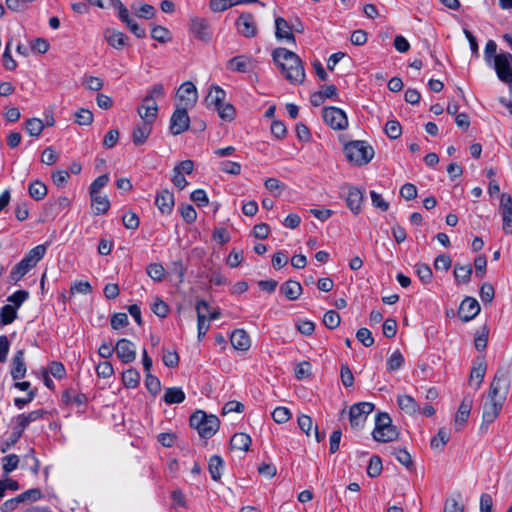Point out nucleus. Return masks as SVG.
I'll return each mask as SVG.
<instances>
[{"label": "nucleus", "instance_id": "774afa93", "mask_svg": "<svg viewBox=\"0 0 512 512\" xmlns=\"http://www.w3.org/2000/svg\"><path fill=\"white\" fill-rule=\"evenodd\" d=\"M46 250V245L40 244L32 248L25 256L37 264L44 257Z\"/></svg>", "mask_w": 512, "mask_h": 512}, {"label": "nucleus", "instance_id": "58836bf2", "mask_svg": "<svg viewBox=\"0 0 512 512\" xmlns=\"http://www.w3.org/2000/svg\"><path fill=\"white\" fill-rule=\"evenodd\" d=\"M45 128L44 122L39 118H30L25 122V129L32 137H38Z\"/></svg>", "mask_w": 512, "mask_h": 512}, {"label": "nucleus", "instance_id": "ddd939ff", "mask_svg": "<svg viewBox=\"0 0 512 512\" xmlns=\"http://www.w3.org/2000/svg\"><path fill=\"white\" fill-rule=\"evenodd\" d=\"M479 312L480 305L478 301L473 297H466L460 304L458 316L462 321L468 322L474 319Z\"/></svg>", "mask_w": 512, "mask_h": 512}, {"label": "nucleus", "instance_id": "49530a36", "mask_svg": "<svg viewBox=\"0 0 512 512\" xmlns=\"http://www.w3.org/2000/svg\"><path fill=\"white\" fill-rule=\"evenodd\" d=\"M396 459L404 465L406 468H411L413 466V460L411 455L408 453L406 449L402 448H392L391 452Z\"/></svg>", "mask_w": 512, "mask_h": 512}, {"label": "nucleus", "instance_id": "423d86ee", "mask_svg": "<svg viewBox=\"0 0 512 512\" xmlns=\"http://www.w3.org/2000/svg\"><path fill=\"white\" fill-rule=\"evenodd\" d=\"M510 387V381L507 372L499 368L494 375L488 391V400L505 401Z\"/></svg>", "mask_w": 512, "mask_h": 512}, {"label": "nucleus", "instance_id": "bf43d9fd", "mask_svg": "<svg viewBox=\"0 0 512 512\" xmlns=\"http://www.w3.org/2000/svg\"><path fill=\"white\" fill-rule=\"evenodd\" d=\"M357 340L362 343L365 347H371L374 344V338L372 333L367 328H360L356 332Z\"/></svg>", "mask_w": 512, "mask_h": 512}, {"label": "nucleus", "instance_id": "338daca9", "mask_svg": "<svg viewBox=\"0 0 512 512\" xmlns=\"http://www.w3.org/2000/svg\"><path fill=\"white\" fill-rule=\"evenodd\" d=\"M123 225L127 229L136 230L139 227V217L134 212H127L122 217Z\"/></svg>", "mask_w": 512, "mask_h": 512}, {"label": "nucleus", "instance_id": "9d476101", "mask_svg": "<svg viewBox=\"0 0 512 512\" xmlns=\"http://www.w3.org/2000/svg\"><path fill=\"white\" fill-rule=\"evenodd\" d=\"M190 118L187 108H177L170 118V132L173 135H179L189 129Z\"/></svg>", "mask_w": 512, "mask_h": 512}, {"label": "nucleus", "instance_id": "6e6d98bb", "mask_svg": "<svg viewBox=\"0 0 512 512\" xmlns=\"http://www.w3.org/2000/svg\"><path fill=\"white\" fill-rule=\"evenodd\" d=\"M488 335H489V328L486 325L482 326L479 331V334L475 337V340H474L475 348L478 351H483L486 349Z\"/></svg>", "mask_w": 512, "mask_h": 512}, {"label": "nucleus", "instance_id": "c03bdc74", "mask_svg": "<svg viewBox=\"0 0 512 512\" xmlns=\"http://www.w3.org/2000/svg\"><path fill=\"white\" fill-rule=\"evenodd\" d=\"M416 274L419 277L420 281L424 284H429L432 281L433 273L431 268L424 263H418L415 266Z\"/></svg>", "mask_w": 512, "mask_h": 512}, {"label": "nucleus", "instance_id": "f704fd0d", "mask_svg": "<svg viewBox=\"0 0 512 512\" xmlns=\"http://www.w3.org/2000/svg\"><path fill=\"white\" fill-rule=\"evenodd\" d=\"M92 207L97 215L105 214L110 208V202L106 196L90 194Z\"/></svg>", "mask_w": 512, "mask_h": 512}, {"label": "nucleus", "instance_id": "aec40b11", "mask_svg": "<svg viewBox=\"0 0 512 512\" xmlns=\"http://www.w3.org/2000/svg\"><path fill=\"white\" fill-rule=\"evenodd\" d=\"M174 203V195L167 189L156 195L155 204L162 214H170Z\"/></svg>", "mask_w": 512, "mask_h": 512}, {"label": "nucleus", "instance_id": "e2e57ef3", "mask_svg": "<svg viewBox=\"0 0 512 512\" xmlns=\"http://www.w3.org/2000/svg\"><path fill=\"white\" fill-rule=\"evenodd\" d=\"M19 464V457L16 454H9L3 458V471L9 474L14 471Z\"/></svg>", "mask_w": 512, "mask_h": 512}, {"label": "nucleus", "instance_id": "7ed1b4c3", "mask_svg": "<svg viewBox=\"0 0 512 512\" xmlns=\"http://www.w3.org/2000/svg\"><path fill=\"white\" fill-rule=\"evenodd\" d=\"M372 437L376 442H391L399 437L398 428L392 424V419L386 412H378L375 416V427Z\"/></svg>", "mask_w": 512, "mask_h": 512}, {"label": "nucleus", "instance_id": "a211bd4d", "mask_svg": "<svg viewBox=\"0 0 512 512\" xmlns=\"http://www.w3.org/2000/svg\"><path fill=\"white\" fill-rule=\"evenodd\" d=\"M473 405V399L469 396H465L458 408L455 415V426L457 430H460L462 426L467 422Z\"/></svg>", "mask_w": 512, "mask_h": 512}, {"label": "nucleus", "instance_id": "0e129e2a", "mask_svg": "<svg viewBox=\"0 0 512 512\" xmlns=\"http://www.w3.org/2000/svg\"><path fill=\"white\" fill-rule=\"evenodd\" d=\"M165 94V89L163 84L157 83L152 86V88L148 91L147 95L144 97V102H152L155 101V98H161Z\"/></svg>", "mask_w": 512, "mask_h": 512}, {"label": "nucleus", "instance_id": "473e14b6", "mask_svg": "<svg viewBox=\"0 0 512 512\" xmlns=\"http://www.w3.org/2000/svg\"><path fill=\"white\" fill-rule=\"evenodd\" d=\"M251 437L246 433H235L230 440L232 449L248 451L251 445Z\"/></svg>", "mask_w": 512, "mask_h": 512}, {"label": "nucleus", "instance_id": "1a4fd4ad", "mask_svg": "<svg viewBox=\"0 0 512 512\" xmlns=\"http://www.w3.org/2000/svg\"><path fill=\"white\" fill-rule=\"evenodd\" d=\"M324 122L334 130H344L348 127L346 113L337 107H325L322 111Z\"/></svg>", "mask_w": 512, "mask_h": 512}, {"label": "nucleus", "instance_id": "c756f323", "mask_svg": "<svg viewBox=\"0 0 512 512\" xmlns=\"http://www.w3.org/2000/svg\"><path fill=\"white\" fill-rule=\"evenodd\" d=\"M280 292L288 300L294 301L302 294V286L298 281L288 280L281 285Z\"/></svg>", "mask_w": 512, "mask_h": 512}, {"label": "nucleus", "instance_id": "13d9d810", "mask_svg": "<svg viewBox=\"0 0 512 512\" xmlns=\"http://www.w3.org/2000/svg\"><path fill=\"white\" fill-rule=\"evenodd\" d=\"M75 122L79 125H90L93 122V113L81 108L75 113Z\"/></svg>", "mask_w": 512, "mask_h": 512}, {"label": "nucleus", "instance_id": "79ce46f5", "mask_svg": "<svg viewBox=\"0 0 512 512\" xmlns=\"http://www.w3.org/2000/svg\"><path fill=\"white\" fill-rule=\"evenodd\" d=\"M404 364V357L400 350L394 351L390 357L387 359V371H397L399 370Z\"/></svg>", "mask_w": 512, "mask_h": 512}, {"label": "nucleus", "instance_id": "39448f33", "mask_svg": "<svg viewBox=\"0 0 512 512\" xmlns=\"http://www.w3.org/2000/svg\"><path fill=\"white\" fill-rule=\"evenodd\" d=\"M45 411L42 409L31 411L27 414H20L15 418V424L12 429V433L10 435L9 440L7 441V446L11 447L16 444L18 440L21 438L24 430L28 427V425L44 415Z\"/></svg>", "mask_w": 512, "mask_h": 512}, {"label": "nucleus", "instance_id": "8fccbe9b", "mask_svg": "<svg viewBox=\"0 0 512 512\" xmlns=\"http://www.w3.org/2000/svg\"><path fill=\"white\" fill-rule=\"evenodd\" d=\"M264 186L274 197L280 196L281 192L285 189V185L277 178L266 179Z\"/></svg>", "mask_w": 512, "mask_h": 512}, {"label": "nucleus", "instance_id": "72a5a7b5", "mask_svg": "<svg viewBox=\"0 0 512 512\" xmlns=\"http://www.w3.org/2000/svg\"><path fill=\"white\" fill-rule=\"evenodd\" d=\"M224 467L223 459L219 455H213L209 459L208 470L214 481H219Z\"/></svg>", "mask_w": 512, "mask_h": 512}, {"label": "nucleus", "instance_id": "864d4df0", "mask_svg": "<svg viewBox=\"0 0 512 512\" xmlns=\"http://www.w3.org/2000/svg\"><path fill=\"white\" fill-rule=\"evenodd\" d=\"M216 110L219 114V117L224 121L230 122L235 118L236 111L234 106L230 103H224L221 106H219Z\"/></svg>", "mask_w": 512, "mask_h": 512}, {"label": "nucleus", "instance_id": "ea45409f", "mask_svg": "<svg viewBox=\"0 0 512 512\" xmlns=\"http://www.w3.org/2000/svg\"><path fill=\"white\" fill-rule=\"evenodd\" d=\"M449 439V431L446 428H440L437 434L430 441L431 448L442 450L449 441Z\"/></svg>", "mask_w": 512, "mask_h": 512}, {"label": "nucleus", "instance_id": "09e8293b", "mask_svg": "<svg viewBox=\"0 0 512 512\" xmlns=\"http://www.w3.org/2000/svg\"><path fill=\"white\" fill-rule=\"evenodd\" d=\"M145 386L153 396H156L161 390L159 378L152 375L150 372L146 373Z\"/></svg>", "mask_w": 512, "mask_h": 512}, {"label": "nucleus", "instance_id": "4468645a", "mask_svg": "<svg viewBox=\"0 0 512 512\" xmlns=\"http://www.w3.org/2000/svg\"><path fill=\"white\" fill-rule=\"evenodd\" d=\"M115 352L123 363H131L136 358L135 346L126 338L118 340L115 346Z\"/></svg>", "mask_w": 512, "mask_h": 512}, {"label": "nucleus", "instance_id": "a18cd8bd", "mask_svg": "<svg viewBox=\"0 0 512 512\" xmlns=\"http://www.w3.org/2000/svg\"><path fill=\"white\" fill-rule=\"evenodd\" d=\"M146 272L154 281L161 282L165 275L164 267L159 263H151L147 266Z\"/></svg>", "mask_w": 512, "mask_h": 512}, {"label": "nucleus", "instance_id": "5fc2aeb1", "mask_svg": "<svg viewBox=\"0 0 512 512\" xmlns=\"http://www.w3.org/2000/svg\"><path fill=\"white\" fill-rule=\"evenodd\" d=\"M163 355H162V361L165 366L169 368H174L179 363V355L175 350H169L166 348L162 349Z\"/></svg>", "mask_w": 512, "mask_h": 512}, {"label": "nucleus", "instance_id": "f03ea898", "mask_svg": "<svg viewBox=\"0 0 512 512\" xmlns=\"http://www.w3.org/2000/svg\"><path fill=\"white\" fill-rule=\"evenodd\" d=\"M190 427L196 429L199 436L204 439L211 438L219 429L220 421L217 416L207 414L202 410L195 411L190 416Z\"/></svg>", "mask_w": 512, "mask_h": 512}, {"label": "nucleus", "instance_id": "c9c22d12", "mask_svg": "<svg viewBox=\"0 0 512 512\" xmlns=\"http://www.w3.org/2000/svg\"><path fill=\"white\" fill-rule=\"evenodd\" d=\"M473 273L471 264L461 265L459 263L455 264L454 267V277L458 283L467 284L470 281L471 275Z\"/></svg>", "mask_w": 512, "mask_h": 512}, {"label": "nucleus", "instance_id": "6ab92c4d", "mask_svg": "<svg viewBox=\"0 0 512 512\" xmlns=\"http://www.w3.org/2000/svg\"><path fill=\"white\" fill-rule=\"evenodd\" d=\"M27 368L24 361V350H18L12 358L11 376L17 381L25 377Z\"/></svg>", "mask_w": 512, "mask_h": 512}, {"label": "nucleus", "instance_id": "f3484780", "mask_svg": "<svg viewBox=\"0 0 512 512\" xmlns=\"http://www.w3.org/2000/svg\"><path fill=\"white\" fill-rule=\"evenodd\" d=\"M363 199V192L359 188L354 186L348 187L346 205L353 214L357 215L360 213Z\"/></svg>", "mask_w": 512, "mask_h": 512}, {"label": "nucleus", "instance_id": "a19ab883", "mask_svg": "<svg viewBox=\"0 0 512 512\" xmlns=\"http://www.w3.org/2000/svg\"><path fill=\"white\" fill-rule=\"evenodd\" d=\"M17 317L16 308L12 305H4L0 310V323L2 325L11 324Z\"/></svg>", "mask_w": 512, "mask_h": 512}, {"label": "nucleus", "instance_id": "3c124183", "mask_svg": "<svg viewBox=\"0 0 512 512\" xmlns=\"http://www.w3.org/2000/svg\"><path fill=\"white\" fill-rule=\"evenodd\" d=\"M151 37L160 43H167L171 40L170 31L163 26L153 27L151 31Z\"/></svg>", "mask_w": 512, "mask_h": 512}, {"label": "nucleus", "instance_id": "bb28decb", "mask_svg": "<svg viewBox=\"0 0 512 512\" xmlns=\"http://www.w3.org/2000/svg\"><path fill=\"white\" fill-rule=\"evenodd\" d=\"M152 126L153 124H150L149 122H142L134 128L132 132V141L134 145L139 146L146 142L152 132Z\"/></svg>", "mask_w": 512, "mask_h": 512}, {"label": "nucleus", "instance_id": "f8f14e48", "mask_svg": "<svg viewBox=\"0 0 512 512\" xmlns=\"http://www.w3.org/2000/svg\"><path fill=\"white\" fill-rule=\"evenodd\" d=\"M235 25L238 33L246 38H252L257 35V25L251 13H242L237 18Z\"/></svg>", "mask_w": 512, "mask_h": 512}, {"label": "nucleus", "instance_id": "c85d7f7f", "mask_svg": "<svg viewBox=\"0 0 512 512\" xmlns=\"http://www.w3.org/2000/svg\"><path fill=\"white\" fill-rule=\"evenodd\" d=\"M225 97V91L218 85H213L205 99L207 107H214V109L216 110L219 106L224 104Z\"/></svg>", "mask_w": 512, "mask_h": 512}, {"label": "nucleus", "instance_id": "f257e3e1", "mask_svg": "<svg viewBox=\"0 0 512 512\" xmlns=\"http://www.w3.org/2000/svg\"><path fill=\"white\" fill-rule=\"evenodd\" d=\"M272 57L285 79L292 84H301L305 79V70L300 57L283 47L273 50Z\"/></svg>", "mask_w": 512, "mask_h": 512}, {"label": "nucleus", "instance_id": "69168bd1", "mask_svg": "<svg viewBox=\"0 0 512 512\" xmlns=\"http://www.w3.org/2000/svg\"><path fill=\"white\" fill-rule=\"evenodd\" d=\"M111 327L114 330H118L129 324L128 316L126 313H114L110 320Z\"/></svg>", "mask_w": 512, "mask_h": 512}, {"label": "nucleus", "instance_id": "cd10ccee", "mask_svg": "<svg viewBox=\"0 0 512 512\" xmlns=\"http://www.w3.org/2000/svg\"><path fill=\"white\" fill-rule=\"evenodd\" d=\"M104 38L107 43L115 49H122L127 44V36L120 31L113 29H106L104 32Z\"/></svg>", "mask_w": 512, "mask_h": 512}, {"label": "nucleus", "instance_id": "680f3d73", "mask_svg": "<svg viewBox=\"0 0 512 512\" xmlns=\"http://www.w3.org/2000/svg\"><path fill=\"white\" fill-rule=\"evenodd\" d=\"M182 218L188 224L193 223L197 218V212L191 204H183L180 207Z\"/></svg>", "mask_w": 512, "mask_h": 512}, {"label": "nucleus", "instance_id": "4c0bfd02", "mask_svg": "<svg viewBox=\"0 0 512 512\" xmlns=\"http://www.w3.org/2000/svg\"><path fill=\"white\" fill-rule=\"evenodd\" d=\"M122 382L126 388L134 389L140 383V373L134 369H127L122 373Z\"/></svg>", "mask_w": 512, "mask_h": 512}, {"label": "nucleus", "instance_id": "603ef678", "mask_svg": "<svg viewBox=\"0 0 512 512\" xmlns=\"http://www.w3.org/2000/svg\"><path fill=\"white\" fill-rule=\"evenodd\" d=\"M385 133L390 139H398L402 134V127L396 120H390L385 125Z\"/></svg>", "mask_w": 512, "mask_h": 512}, {"label": "nucleus", "instance_id": "6e6552de", "mask_svg": "<svg viewBox=\"0 0 512 512\" xmlns=\"http://www.w3.org/2000/svg\"><path fill=\"white\" fill-rule=\"evenodd\" d=\"M494 69L497 77L504 83H512V54L503 52L495 55Z\"/></svg>", "mask_w": 512, "mask_h": 512}, {"label": "nucleus", "instance_id": "5701e85b", "mask_svg": "<svg viewBox=\"0 0 512 512\" xmlns=\"http://www.w3.org/2000/svg\"><path fill=\"white\" fill-rule=\"evenodd\" d=\"M177 96L185 101L186 106H192L197 101V89L192 82L187 81L180 86Z\"/></svg>", "mask_w": 512, "mask_h": 512}, {"label": "nucleus", "instance_id": "dca6fc26", "mask_svg": "<svg viewBox=\"0 0 512 512\" xmlns=\"http://www.w3.org/2000/svg\"><path fill=\"white\" fill-rule=\"evenodd\" d=\"M254 61L247 55H238L230 60L226 64V68L232 72L246 73L254 68Z\"/></svg>", "mask_w": 512, "mask_h": 512}, {"label": "nucleus", "instance_id": "9b49d317", "mask_svg": "<svg viewBox=\"0 0 512 512\" xmlns=\"http://www.w3.org/2000/svg\"><path fill=\"white\" fill-rule=\"evenodd\" d=\"M504 401L500 400H487L483 405V415H482V424L480 426L481 430H487L488 425L496 420L498 417Z\"/></svg>", "mask_w": 512, "mask_h": 512}, {"label": "nucleus", "instance_id": "412c9836", "mask_svg": "<svg viewBox=\"0 0 512 512\" xmlns=\"http://www.w3.org/2000/svg\"><path fill=\"white\" fill-rule=\"evenodd\" d=\"M486 370L487 364L485 358L483 356L477 357L476 362L470 373L469 384L473 385V382L476 381V389H478L483 382Z\"/></svg>", "mask_w": 512, "mask_h": 512}, {"label": "nucleus", "instance_id": "20e7f679", "mask_svg": "<svg viewBox=\"0 0 512 512\" xmlns=\"http://www.w3.org/2000/svg\"><path fill=\"white\" fill-rule=\"evenodd\" d=\"M347 160L355 165L368 164L374 157V149L366 141L355 140L344 146Z\"/></svg>", "mask_w": 512, "mask_h": 512}, {"label": "nucleus", "instance_id": "052dcab7", "mask_svg": "<svg viewBox=\"0 0 512 512\" xmlns=\"http://www.w3.org/2000/svg\"><path fill=\"white\" fill-rule=\"evenodd\" d=\"M219 169L222 172H225V173L231 174V175H239L241 173V165L237 162L228 161V160L220 162Z\"/></svg>", "mask_w": 512, "mask_h": 512}, {"label": "nucleus", "instance_id": "2eb2a0df", "mask_svg": "<svg viewBox=\"0 0 512 512\" xmlns=\"http://www.w3.org/2000/svg\"><path fill=\"white\" fill-rule=\"evenodd\" d=\"M190 31L199 40L208 42L211 38L208 21L201 17H193L190 20Z\"/></svg>", "mask_w": 512, "mask_h": 512}, {"label": "nucleus", "instance_id": "e433bc0d", "mask_svg": "<svg viewBox=\"0 0 512 512\" xmlns=\"http://www.w3.org/2000/svg\"><path fill=\"white\" fill-rule=\"evenodd\" d=\"M47 191L48 190L46 185L40 180H35L28 186V193L30 197L36 201L44 199V197L47 195Z\"/></svg>", "mask_w": 512, "mask_h": 512}, {"label": "nucleus", "instance_id": "2f4dec72", "mask_svg": "<svg viewBox=\"0 0 512 512\" xmlns=\"http://www.w3.org/2000/svg\"><path fill=\"white\" fill-rule=\"evenodd\" d=\"M185 400V393L180 387H170L165 390L163 401L168 404H180Z\"/></svg>", "mask_w": 512, "mask_h": 512}, {"label": "nucleus", "instance_id": "b1692460", "mask_svg": "<svg viewBox=\"0 0 512 512\" xmlns=\"http://www.w3.org/2000/svg\"><path fill=\"white\" fill-rule=\"evenodd\" d=\"M137 112L143 122H149L153 124L157 118L158 113V105L156 101L152 102H142V104L137 108Z\"/></svg>", "mask_w": 512, "mask_h": 512}, {"label": "nucleus", "instance_id": "4be33fe9", "mask_svg": "<svg viewBox=\"0 0 512 512\" xmlns=\"http://www.w3.org/2000/svg\"><path fill=\"white\" fill-rule=\"evenodd\" d=\"M275 36L278 40L286 39L291 43H295L292 27L283 17H277L275 19Z\"/></svg>", "mask_w": 512, "mask_h": 512}, {"label": "nucleus", "instance_id": "4d7b16f0", "mask_svg": "<svg viewBox=\"0 0 512 512\" xmlns=\"http://www.w3.org/2000/svg\"><path fill=\"white\" fill-rule=\"evenodd\" d=\"M272 418L276 423H286L291 418V412L286 407H277L272 412Z\"/></svg>", "mask_w": 512, "mask_h": 512}, {"label": "nucleus", "instance_id": "a878e982", "mask_svg": "<svg viewBox=\"0 0 512 512\" xmlns=\"http://www.w3.org/2000/svg\"><path fill=\"white\" fill-rule=\"evenodd\" d=\"M202 307L206 308L208 311L210 309L209 304L205 300H199L196 304L197 311V328H198V338L201 339L205 336L209 329V324L206 322V315L202 312Z\"/></svg>", "mask_w": 512, "mask_h": 512}, {"label": "nucleus", "instance_id": "37998d69", "mask_svg": "<svg viewBox=\"0 0 512 512\" xmlns=\"http://www.w3.org/2000/svg\"><path fill=\"white\" fill-rule=\"evenodd\" d=\"M382 460L379 456L374 455L370 458L369 464L367 467V474L371 478L378 477L382 472Z\"/></svg>", "mask_w": 512, "mask_h": 512}, {"label": "nucleus", "instance_id": "0eeeda50", "mask_svg": "<svg viewBox=\"0 0 512 512\" xmlns=\"http://www.w3.org/2000/svg\"><path fill=\"white\" fill-rule=\"evenodd\" d=\"M375 406L370 402H359L352 405L349 409V421L353 429L363 427L370 413L373 412Z\"/></svg>", "mask_w": 512, "mask_h": 512}, {"label": "nucleus", "instance_id": "7c9ffc66", "mask_svg": "<svg viewBox=\"0 0 512 512\" xmlns=\"http://www.w3.org/2000/svg\"><path fill=\"white\" fill-rule=\"evenodd\" d=\"M397 403L400 409L409 415H414L420 410V406L418 405L416 400L410 395L398 396Z\"/></svg>", "mask_w": 512, "mask_h": 512}, {"label": "nucleus", "instance_id": "de8ad7c7", "mask_svg": "<svg viewBox=\"0 0 512 512\" xmlns=\"http://www.w3.org/2000/svg\"><path fill=\"white\" fill-rule=\"evenodd\" d=\"M340 321H341L340 315L335 310H329L324 314L323 324L328 329H331V330L336 329L340 325Z\"/></svg>", "mask_w": 512, "mask_h": 512}, {"label": "nucleus", "instance_id": "393cba45", "mask_svg": "<svg viewBox=\"0 0 512 512\" xmlns=\"http://www.w3.org/2000/svg\"><path fill=\"white\" fill-rule=\"evenodd\" d=\"M231 345L241 351H246L250 348L251 341L247 332L243 329H236L230 336Z\"/></svg>", "mask_w": 512, "mask_h": 512}]
</instances>
